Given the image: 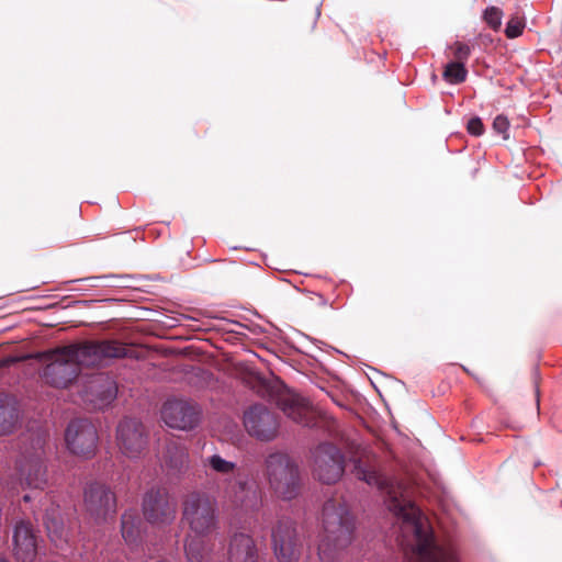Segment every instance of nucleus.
<instances>
[{
	"label": "nucleus",
	"mask_w": 562,
	"mask_h": 562,
	"mask_svg": "<svg viewBox=\"0 0 562 562\" xmlns=\"http://www.w3.org/2000/svg\"><path fill=\"white\" fill-rule=\"evenodd\" d=\"M188 451L179 439L166 440L162 452L164 465L171 472H181L188 467Z\"/></svg>",
	"instance_id": "nucleus-21"
},
{
	"label": "nucleus",
	"mask_w": 562,
	"mask_h": 562,
	"mask_svg": "<svg viewBox=\"0 0 562 562\" xmlns=\"http://www.w3.org/2000/svg\"><path fill=\"white\" fill-rule=\"evenodd\" d=\"M47 434L37 431L23 439V447L16 468L21 484L31 488L43 490L47 484L45 465V446Z\"/></svg>",
	"instance_id": "nucleus-5"
},
{
	"label": "nucleus",
	"mask_w": 562,
	"mask_h": 562,
	"mask_svg": "<svg viewBox=\"0 0 562 562\" xmlns=\"http://www.w3.org/2000/svg\"><path fill=\"white\" fill-rule=\"evenodd\" d=\"M20 419V409L14 396L0 393V436L11 434Z\"/></svg>",
	"instance_id": "nucleus-22"
},
{
	"label": "nucleus",
	"mask_w": 562,
	"mask_h": 562,
	"mask_svg": "<svg viewBox=\"0 0 562 562\" xmlns=\"http://www.w3.org/2000/svg\"><path fill=\"white\" fill-rule=\"evenodd\" d=\"M23 499H24L25 502H29V501H30V496H29V495H24V496H23Z\"/></svg>",
	"instance_id": "nucleus-33"
},
{
	"label": "nucleus",
	"mask_w": 562,
	"mask_h": 562,
	"mask_svg": "<svg viewBox=\"0 0 562 562\" xmlns=\"http://www.w3.org/2000/svg\"><path fill=\"white\" fill-rule=\"evenodd\" d=\"M142 510L148 524L169 526L176 519L177 501L166 487L153 486L143 496Z\"/></svg>",
	"instance_id": "nucleus-8"
},
{
	"label": "nucleus",
	"mask_w": 562,
	"mask_h": 562,
	"mask_svg": "<svg viewBox=\"0 0 562 562\" xmlns=\"http://www.w3.org/2000/svg\"><path fill=\"white\" fill-rule=\"evenodd\" d=\"M273 553L279 562L299 561L303 542L295 524L288 518L277 521L271 531Z\"/></svg>",
	"instance_id": "nucleus-12"
},
{
	"label": "nucleus",
	"mask_w": 562,
	"mask_h": 562,
	"mask_svg": "<svg viewBox=\"0 0 562 562\" xmlns=\"http://www.w3.org/2000/svg\"><path fill=\"white\" fill-rule=\"evenodd\" d=\"M140 519L135 512H125L121 518L122 537L130 547H137L142 540Z\"/></svg>",
	"instance_id": "nucleus-24"
},
{
	"label": "nucleus",
	"mask_w": 562,
	"mask_h": 562,
	"mask_svg": "<svg viewBox=\"0 0 562 562\" xmlns=\"http://www.w3.org/2000/svg\"><path fill=\"white\" fill-rule=\"evenodd\" d=\"M65 441L71 453L90 458L97 449L98 432L95 426L86 418L74 419L66 429Z\"/></svg>",
	"instance_id": "nucleus-13"
},
{
	"label": "nucleus",
	"mask_w": 562,
	"mask_h": 562,
	"mask_svg": "<svg viewBox=\"0 0 562 562\" xmlns=\"http://www.w3.org/2000/svg\"><path fill=\"white\" fill-rule=\"evenodd\" d=\"M244 427L247 434L261 442L278 438L281 420L279 415L262 404H255L244 412Z\"/></svg>",
	"instance_id": "nucleus-9"
},
{
	"label": "nucleus",
	"mask_w": 562,
	"mask_h": 562,
	"mask_svg": "<svg viewBox=\"0 0 562 562\" xmlns=\"http://www.w3.org/2000/svg\"><path fill=\"white\" fill-rule=\"evenodd\" d=\"M182 520L198 536H209L218 529L216 502L205 492L192 491L182 501Z\"/></svg>",
	"instance_id": "nucleus-6"
},
{
	"label": "nucleus",
	"mask_w": 562,
	"mask_h": 562,
	"mask_svg": "<svg viewBox=\"0 0 562 562\" xmlns=\"http://www.w3.org/2000/svg\"><path fill=\"white\" fill-rule=\"evenodd\" d=\"M161 418L170 428L189 430L198 425L200 411L187 401L169 400L161 408Z\"/></svg>",
	"instance_id": "nucleus-16"
},
{
	"label": "nucleus",
	"mask_w": 562,
	"mask_h": 562,
	"mask_svg": "<svg viewBox=\"0 0 562 562\" xmlns=\"http://www.w3.org/2000/svg\"><path fill=\"white\" fill-rule=\"evenodd\" d=\"M225 497L236 508L241 510L257 512L261 507V494L259 487L246 480L244 476H237L229 481L225 488Z\"/></svg>",
	"instance_id": "nucleus-15"
},
{
	"label": "nucleus",
	"mask_w": 562,
	"mask_h": 562,
	"mask_svg": "<svg viewBox=\"0 0 562 562\" xmlns=\"http://www.w3.org/2000/svg\"><path fill=\"white\" fill-rule=\"evenodd\" d=\"M157 562H167V561H165V560H160V561H157Z\"/></svg>",
	"instance_id": "nucleus-36"
},
{
	"label": "nucleus",
	"mask_w": 562,
	"mask_h": 562,
	"mask_svg": "<svg viewBox=\"0 0 562 562\" xmlns=\"http://www.w3.org/2000/svg\"><path fill=\"white\" fill-rule=\"evenodd\" d=\"M265 473L270 487L283 499H293L300 493V470L294 460L283 452H273L266 458Z\"/></svg>",
	"instance_id": "nucleus-7"
},
{
	"label": "nucleus",
	"mask_w": 562,
	"mask_h": 562,
	"mask_svg": "<svg viewBox=\"0 0 562 562\" xmlns=\"http://www.w3.org/2000/svg\"><path fill=\"white\" fill-rule=\"evenodd\" d=\"M493 130L496 133L501 134L503 139H508L509 138V133H508L509 121H508V119L503 114L497 115L493 122Z\"/></svg>",
	"instance_id": "nucleus-30"
},
{
	"label": "nucleus",
	"mask_w": 562,
	"mask_h": 562,
	"mask_svg": "<svg viewBox=\"0 0 562 562\" xmlns=\"http://www.w3.org/2000/svg\"><path fill=\"white\" fill-rule=\"evenodd\" d=\"M467 76L468 70L464 64L453 61L447 64L442 74L443 79L451 85H458L465 81Z\"/></svg>",
	"instance_id": "nucleus-26"
},
{
	"label": "nucleus",
	"mask_w": 562,
	"mask_h": 562,
	"mask_svg": "<svg viewBox=\"0 0 562 562\" xmlns=\"http://www.w3.org/2000/svg\"><path fill=\"white\" fill-rule=\"evenodd\" d=\"M43 520L47 536L56 547H63L70 541L71 531L58 505L50 504L45 509Z\"/></svg>",
	"instance_id": "nucleus-19"
},
{
	"label": "nucleus",
	"mask_w": 562,
	"mask_h": 562,
	"mask_svg": "<svg viewBox=\"0 0 562 562\" xmlns=\"http://www.w3.org/2000/svg\"><path fill=\"white\" fill-rule=\"evenodd\" d=\"M355 517L339 499L325 502L322 512V533L317 547L321 562H338L341 552L353 539Z\"/></svg>",
	"instance_id": "nucleus-3"
},
{
	"label": "nucleus",
	"mask_w": 562,
	"mask_h": 562,
	"mask_svg": "<svg viewBox=\"0 0 562 562\" xmlns=\"http://www.w3.org/2000/svg\"><path fill=\"white\" fill-rule=\"evenodd\" d=\"M537 402L539 403L540 402V398H539V392L537 391Z\"/></svg>",
	"instance_id": "nucleus-34"
},
{
	"label": "nucleus",
	"mask_w": 562,
	"mask_h": 562,
	"mask_svg": "<svg viewBox=\"0 0 562 562\" xmlns=\"http://www.w3.org/2000/svg\"><path fill=\"white\" fill-rule=\"evenodd\" d=\"M524 29V20L519 16H513L506 25L505 34L508 38H515L522 33Z\"/></svg>",
	"instance_id": "nucleus-28"
},
{
	"label": "nucleus",
	"mask_w": 562,
	"mask_h": 562,
	"mask_svg": "<svg viewBox=\"0 0 562 562\" xmlns=\"http://www.w3.org/2000/svg\"><path fill=\"white\" fill-rule=\"evenodd\" d=\"M0 562H7L4 559H0Z\"/></svg>",
	"instance_id": "nucleus-35"
},
{
	"label": "nucleus",
	"mask_w": 562,
	"mask_h": 562,
	"mask_svg": "<svg viewBox=\"0 0 562 562\" xmlns=\"http://www.w3.org/2000/svg\"><path fill=\"white\" fill-rule=\"evenodd\" d=\"M13 552L21 562H32L37 553V536L31 522L20 520L13 531Z\"/></svg>",
	"instance_id": "nucleus-18"
},
{
	"label": "nucleus",
	"mask_w": 562,
	"mask_h": 562,
	"mask_svg": "<svg viewBox=\"0 0 562 562\" xmlns=\"http://www.w3.org/2000/svg\"><path fill=\"white\" fill-rule=\"evenodd\" d=\"M228 562H257L258 550L255 540L243 532L234 533L228 542Z\"/></svg>",
	"instance_id": "nucleus-20"
},
{
	"label": "nucleus",
	"mask_w": 562,
	"mask_h": 562,
	"mask_svg": "<svg viewBox=\"0 0 562 562\" xmlns=\"http://www.w3.org/2000/svg\"><path fill=\"white\" fill-rule=\"evenodd\" d=\"M116 442L124 456L138 458L147 449L148 432L139 420L124 418L116 428Z\"/></svg>",
	"instance_id": "nucleus-14"
},
{
	"label": "nucleus",
	"mask_w": 562,
	"mask_h": 562,
	"mask_svg": "<svg viewBox=\"0 0 562 562\" xmlns=\"http://www.w3.org/2000/svg\"><path fill=\"white\" fill-rule=\"evenodd\" d=\"M503 12L496 7H490L484 11L483 19L490 27L497 31L502 25Z\"/></svg>",
	"instance_id": "nucleus-27"
},
{
	"label": "nucleus",
	"mask_w": 562,
	"mask_h": 562,
	"mask_svg": "<svg viewBox=\"0 0 562 562\" xmlns=\"http://www.w3.org/2000/svg\"><path fill=\"white\" fill-rule=\"evenodd\" d=\"M203 465L212 473L225 476L227 483L231 481L228 480V477L236 480L237 476H240L237 464L232 461L225 460L220 454H213L205 458L203 460Z\"/></svg>",
	"instance_id": "nucleus-25"
},
{
	"label": "nucleus",
	"mask_w": 562,
	"mask_h": 562,
	"mask_svg": "<svg viewBox=\"0 0 562 562\" xmlns=\"http://www.w3.org/2000/svg\"><path fill=\"white\" fill-rule=\"evenodd\" d=\"M313 474L324 484H335L345 472V457L330 442H322L314 450Z\"/></svg>",
	"instance_id": "nucleus-11"
},
{
	"label": "nucleus",
	"mask_w": 562,
	"mask_h": 562,
	"mask_svg": "<svg viewBox=\"0 0 562 562\" xmlns=\"http://www.w3.org/2000/svg\"><path fill=\"white\" fill-rule=\"evenodd\" d=\"M206 536L188 535L184 539V552L189 562H209L213 544Z\"/></svg>",
	"instance_id": "nucleus-23"
},
{
	"label": "nucleus",
	"mask_w": 562,
	"mask_h": 562,
	"mask_svg": "<svg viewBox=\"0 0 562 562\" xmlns=\"http://www.w3.org/2000/svg\"><path fill=\"white\" fill-rule=\"evenodd\" d=\"M83 506L88 516L95 524L106 522L116 514L115 493L103 483H90L83 492Z\"/></svg>",
	"instance_id": "nucleus-10"
},
{
	"label": "nucleus",
	"mask_w": 562,
	"mask_h": 562,
	"mask_svg": "<svg viewBox=\"0 0 562 562\" xmlns=\"http://www.w3.org/2000/svg\"><path fill=\"white\" fill-rule=\"evenodd\" d=\"M16 361H18L16 358H12V357L4 358V359L0 360V369L7 368Z\"/></svg>",
	"instance_id": "nucleus-32"
},
{
	"label": "nucleus",
	"mask_w": 562,
	"mask_h": 562,
	"mask_svg": "<svg viewBox=\"0 0 562 562\" xmlns=\"http://www.w3.org/2000/svg\"><path fill=\"white\" fill-rule=\"evenodd\" d=\"M451 49H452L453 56L456 58L454 63H463L464 64L471 55V47L468 44L462 43V42H456L451 46Z\"/></svg>",
	"instance_id": "nucleus-29"
},
{
	"label": "nucleus",
	"mask_w": 562,
	"mask_h": 562,
	"mask_svg": "<svg viewBox=\"0 0 562 562\" xmlns=\"http://www.w3.org/2000/svg\"><path fill=\"white\" fill-rule=\"evenodd\" d=\"M115 381L104 372L92 374L85 386L83 397L94 409H102L116 397Z\"/></svg>",
	"instance_id": "nucleus-17"
},
{
	"label": "nucleus",
	"mask_w": 562,
	"mask_h": 562,
	"mask_svg": "<svg viewBox=\"0 0 562 562\" xmlns=\"http://www.w3.org/2000/svg\"><path fill=\"white\" fill-rule=\"evenodd\" d=\"M128 348L115 340L82 341L52 352L43 379L54 387H67L83 368L100 366L105 359L123 358Z\"/></svg>",
	"instance_id": "nucleus-2"
},
{
	"label": "nucleus",
	"mask_w": 562,
	"mask_h": 562,
	"mask_svg": "<svg viewBox=\"0 0 562 562\" xmlns=\"http://www.w3.org/2000/svg\"><path fill=\"white\" fill-rule=\"evenodd\" d=\"M256 380L258 393L273 401L292 422L303 427H327L329 431H334L336 420L315 409L307 398L288 389L278 380L267 381L259 376Z\"/></svg>",
	"instance_id": "nucleus-4"
},
{
	"label": "nucleus",
	"mask_w": 562,
	"mask_h": 562,
	"mask_svg": "<svg viewBox=\"0 0 562 562\" xmlns=\"http://www.w3.org/2000/svg\"><path fill=\"white\" fill-rule=\"evenodd\" d=\"M348 453L355 476L385 493L386 507L400 526L397 540L411 562H458L453 548L436 543L428 519L406 497L405 485L379 473L374 454L355 442L348 445Z\"/></svg>",
	"instance_id": "nucleus-1"
},
{
	"label": "nucleus",
	"mask_w": 562,
	"mask_h": 562,
	"mask_svg": "<svg viewBox=\"0 0 562 562\" xmlns=\"http://www.w3.org/2000/svg\"><path fill=\"white\" fill-rule=\"evenodd\" d=\"M467 128H468V132L474 136H481L484 132V125L480 117H472L468 122Z\"/></svg>",
	"instance_id": "nucleus-31"
}]
</instances>
